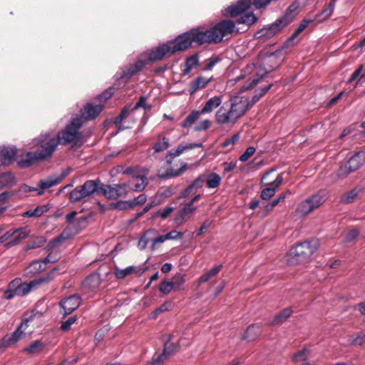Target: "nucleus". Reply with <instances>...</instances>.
Wrapping results in <instances>:
<instances>
[{"label":"nucleus","mask_w":365,"mask_h":365,"mask_svg":"<svg viewBox=\"0 0 365 365\" xmlns=\"http://www.w3.org/2000/svg\"><path fill=\"white\" fill-rule=\"evenodd\" d=\"M256 151V148L254 146H249L247 148L245 151L240 156L239 160L241 162L247 161Z\"/></svg>","instance_id":"60"},{"label":"nucleus","mask_w":365,"mask_h":365,"mask_svg":"<svg viewBox=\"0 0 365 365\" xmlns=\"http://www.w3.org/2000/svg\"><path fill=\"white\" fill-rule=\"evenodd\" d=\"M281 63V58H279V60L272 66H267L264 62H263L262 64H257L254 65L255 67V74L256 75V77H254L255 78H259V81L267 73L274 71L275 68H277L279 64Z\"/></svg>","instance_id":"23"},{"label":"nucleus","mask_w":365,"mask_h":365,"mask_svg":"<svg viewBox=\"0 0 365 365\" xmlns=\"http://www.w3.org/2000/svg\"><path fill=\"white\" fill-rule=\"evenodd\" d=\"M247 111V103L238 98H231L216 112V122L220 125H234Z\"/></svg>","instance_id":"2"},{"label":"nucleus","mask_w":365,"mask_h":365,"mask_svg":"<svg viewBox=\"0 0 365 365\" xmlns=\"http://www.w3.org/2000/svg\"><path fill=\"white\" fill-rule=\"evenodd\" d=\"M77 232H78L72 231L71 226H67L66 227L64 228V230L59 235L49 241L48 244V249H53L56 247L57 245H61L66 240L70 239L73 235L76 234Z\"/></svg>","instance_id":"18"},{"label":"nucleus","mask_w":365,"mask_h":365,"mask_svg":"<svg viewBox=\"0 0 365 365\" xmlns=\"http://www.w3.org/2000/svg\"><path fill=\"white\" fill-rule=\"evenodd\" d=\"M202 146V143H187L186 145H179L176 149H171L168 151L166 162L168 164H171L173 160L182 154L185 150H192L196 148H200Z\"/></svg>","instance_id":"16"},{"label":"nucleus","mask_w":365,"mask_h":365,"mask_svg":"<svg viewBox=\"0 0 365 365\" xmlns=\"http://www.w3.org/2000/svg\"><path fill=\"white\" fill-rule=\"evenodd\" d=\"M178 350V345L174 343H165L164 345V349L163 351V355H165L166 357L168 356H170L175 352H177Z\"/></svg>","instance_id":"52"},{"label":"nucleus","mask_w":365,"mask_h":365,"mask_svg":"<svg viewBox=\"0 0 365 365\" xmlns=\"http://www.w3.org/2000/svg\"><path fill=\"white\" fill-rule=\"evenodd\" d=\"M169 146L170 143L168 138L163 137L162 140H159L153 145V148L155 153H160L167 150Z\"/></svg>","instance_id":"49"},{"label":"nucleus","mask_w":365,"mask_h":365,"mask_svg":"<svg viewBox=\"0 0 365 365\" xmlns=\"http://www.w3.org/2000/svg\"><path fill=\"white\" fill-rule=\"evenodd\" d=\"M145 65V61L139 59L133 64H129L122 67L120 71L116 73L115 76L118 80H124L126 82L135 74L142 71Z\"/></svg>","instance_id":"12"},{"label":"nucleus","mask_w":365,"mask_h":365,"mask_svg":"<svg viewBox=\"0 0 365 365\" xmlns=\"http://www.w3.org/2000/svg\"><path fill=\"white\" fill-rule=\"evenodd\" d=\"M125 183L106 185L100 178L88 180L83 185L73 189L69 193V200L72 203L86 202L95 194L102 195L108 200H115L127 195Z\"/></svg>","instance_id":"1"},{"label":"nucleus","mask_w":365,"mask_h":365,"mask_svg":"<svg viewBox=\"0 0 365 365\" xmlns=\"http://www.w3.org/2000/svg\"><path fill=\"white\" fill-rule=\"evenodd\" d=\"M24 328L19 325L17 329L11 334H6L3 337L1 344L4 347H8L11 345L15 344L19 341L24 334Z\"/></svg>","instance_id":"20"},{"label":"nucleus","mask_w":365,"mask_h":365,"mask_svg":"<svg viewBox=\"0 0 365 365\" xmlns=\"http://www.w3.org/2000/svg\"><path fill=\"white\" fill-rule=\"evenodd\" d=\"M16 155V147L4 146L0 149V157L3 165H9L15 160Z\"/></svg>","instance_id":"21"},{"label":"nucleus","mask_w":365,"mask_h":365,"mask_svg":"<svg viewBox=\"0 0 365 365\" xmlns=\"http://www.w3.org/2000/svg\"><path fill=\"white\" fill-rule=\"evenodd\" d=\"M182 237V233L175 230H171L167 234L164 235V237L166 240H180Z\"/></svg>","instance_id":"63"},{"label":"nucleus","mask_w":365,"mask_h":365,"mask_svg":"<svg viewBox=\"0 0 365 365\" xmlns=\"http://www.w3.org/2000/svg\"><path fill=\"white\" fill-rule=\"evenodd\" d=\"M272 83L269 84L267 86L261 89L256 90L255 94L251 101H247V99L240 98L244 101V103L247 104V110L254 106L262 96H264L272 87Z\"/></svg>","instance_id":"28"},{"label":"nucleus","mask_w":365,"mask_h":365,"mask_svg":"<svg viewBox=\"0 0 365 365\" xmlns=\"http://www.w3.org/2000/svg\"><path fill=\"white\" fill-rule=\"evenodd\" d=\"M197 209L196 206H190L187 203L182 208H181L176 215L174 221L177 225H181L185 222L186 219L189 217L194 211Z\"/></svg>","instance_id":"22"},{"label":"nucleus","mask_w":365,"mask_h":365,"mask_svg":"<svg viewBox=\"0 0 365 365\" xmlns=\"http://www.w3.org/2000/svg\"><path fill=\"white\" fill-rule=\"evenodd\" d=\"M101 283V279L100 274L93 272L84 279L82 283V287L88 292H93L98 289Z\"/></svg>","instance_id":"19"},{"label":"nucleus","mask_w":365,"mask_h":365,"mask_svg":"<svg viewBox=\"0 0 365 365\" xmlns=\"http://www.w3.org/2000/svg\"><path fill=\"white\" fill-rule=\"evenodd\" d=\"M365 162V153L359 151L351 156L347 162L341 165L337 172L339 178H345L349 173L358 170Z\"/></svg>","instance_id":"10"},{"label":"nucleus","mask_w":365,"mask_h":365,"mask_svg":"<svg viewBox=\"0 0 365 365\" xmlns=\"http://www.w3.org/2000/svg\"><path fill=\"white\" fill-rule=\"evenodd\" d=\"M359 235V230L354 228L349 230L344 235V242L345 243H349L355 240L358 236Z\"/></svg>","instance_id":"53"},{"label":"nucleus","mask_w":365,"mask_h":365,"mask_svg":"<svg viewBox=\"0 0 365 365\" xmlns=\"http://www.w3.org/2000/svg\"><path fill=\"white\" fill-rule=\"evenodd\" d=\"M56 270V268L53 269L51 272L46 274L45 276L34 279L29 283L22 282L21 279H20L17 296L24 297L29 293L32 289H36L43 284H46L50 282L53 279V275Z\"/></svg>","instance_id":"11"},{"label":"nucleus","mask_w":365,"mask_h":365,"mask_svg":"<svg viewBox=\"0 0 365 365\" xmlns=\"http://www.w3.org/2000/svg\"><path fill=\"white\" fill-rule=\"evenodd\" d=\"M261 333V326L258 324L250 325L245 334L242 336V339L249 341L255 340Z\"/></svg>","instance_id":"34"},{"label":"nucleus","mask_w":365,"mask_h":365,"mask_svg":"<svg viewBox=\"0 0 365 365\" xmlns=\"http://www.w3.org/2000/svg\"><path fill=\"white\" fill-rule=\"evenodd\" d=\"M147 268H138L135 266H129L125 269L115 268V274L117 279H123L133 273H137L139 276L143 274Z\"/></svg>","instance_id":"24"},{"label":"nucleus","mask_w":365,"mask_h":365,"mask_svg":"<svg viewBox=\"0 0 365 365\" xmlns=\"http://www.w3.org/2000/svg\"><path fill=\"white\" fill-rule=\"evenodd\" d=\"M20 283V278H16L9 282L7 289L4 292V298L8 300L12 299L17 296Z\"/></svg>","instance_id":"32"},{"label":"nucleus","mask_w":365,"mask_h":365,"mask_svg":"<svg viewBox=\"0 0 365 365\" xmlns=\"http://www.w3.org/2000/svg\"><path fill=\"white\" fill-rule=\"evenodd\" d=\"M174 210V207L172 206H168L162 210H158L153 217L160 216L163 220L167 218L169 215Z\"/></svg>","instance_id":"61"},{"label":"nucleus","mask_w":365,"mask_h":365,"mask_svg":"<svg viewBox=\"0 0 365 365\" xmlns=\"http://www.w3.org/2000/svg\"><path fill=\"white\" fill-rule=\"evenodd\" d=\"M38 314V312H35L34 310L31 312H26L24 314L21 323L19 325L24 328V330H26V328L29 327V323L32 322L35 319L36 314Z\"/></svg>","instance_id":"48"},{"label":"nucleus","mask_w":365,"mask_h":365,"mask_svg":"<svg viewBox=\"0 0 365 365\" xmlns=\"http://www.w3.org/2000/svg\"><path fill=\"white\" fill-rule=\"evenodd\" d=\"M16 183V178L11 172L0 174V189L11 187Z\"/></svg>","instance_id":"33"},{"label":"nucleus","mask_w":365,"mask_h":365,"mask_svg":"<svg viewBox=\"0 0 365 365\" xmlns=\"http://www.w3.org/2000/svg\"><path fill=\"white\" fill-rule=\"evenodd\" d=\"M173 54L171 46L168 43H163L152 49L145 61L146 63L148 61H156L162 59L164 56H170Z\"/></svg>","instance_id":"14"},{"label":"nucleus","mask_w":365,"mask_h":365,"mask_svg":"<svg viewBox=\"0 0 365 365\" xmlns=\"http://www.w3.org/2000/svg\"><path fill=\"white\" fill-rule=\"evenodd\" d=\"M83 118L74 117L66 125L63 129L58 131L56 138H51L49 140H54L56 147L58 144L61 145H71L76 146L83 140V135L81 132L83 126Z\"/></svg>","instance_id":"4"},{"label":"nucleus","mask_w":365,"mask_h":365,"mask_svg":"<svg viewBox=\"0 0 365 365\" xmlns=\"http://www.w3.org/2000/svg\"><path fill=\"white\" fill-rule=\"evenodd\" d=\"M292 310L290 307L284 308L279 313L276 314L272 321L271 322L272 325H278L284 323L292 314Z\"/></svg>","instance_id":"37"},{"label":"nucleus","mask_w":365,"mask_h":365,"mask_svg":"<svg viewBox=\"0 0 365 365\" xmlns=\"http://www.w3.org/2000/svg\"><path fill=\"white\" fill-rule=\"evenodd\" d=\"M110 208L117 210H125L132 208L131 201L130 200H120L110 204Z\"/></svg>","instance_id":"50"},{"label":"nucleus","mask_w":365,"mask_h":365,"mask_svg":"<svg viewBox=\"0 0 365 365\" xmlns=\"http://www.w3.org/2000/svg\"><path fill=\"white\" fill-rule=\"evenodd\" d=\"M81 298L78 294H73L61 299L59 305L63 309V318L71 314L81 305Z\"/></svg>","instance_id":"13"},{"label":"nucleus","mask_w":365,"mask_h":365,"mask_svg":"<svg viewBox=\"0 0 365 365\" xmlns=\"http://www.w3.org/2000/svg\"><path fill=\"white\" fill-rule=\"evenodd\" d=\"M274 168H271L267 170L262 175L261 179V185L263 186H273L276 189H277L282 184L284 180L283 173H279L277 175L275 179L269 180V175L275 172Z\"/></svg>","instance_id":"17"},{"label":"nucleus","mask_w":365,"mask_h":365,"mask_svg":"<svg viewBox=\"0 0 365 365\" xmlns=\"http://www.w3.org/2000/svg\"><path fill=\"white\" fill-rule=\"evenodd\" d=\"M77 320L76 316H71L66 321H63L61 322V325L60 327V330L66 332L71 329V327L73 324Z\"/></svg>","instance_id":"56"},{"label":"nucleus","mask_w":365,"mask_h":365,"mask_svg":"<svg viewBox=\"0 0 365 365\" xmlns=\"http://www.w3.org/2000/svg\"><path fill=\"white\" fill-rule=\"evenodd\" d=\"M175 291L183 289V284L185 282V275L181 273H177L171 281Z\"/></svg>","instance_id":"46"},{"label":"nucleus","mask_w":365,"mask_h":365,"mask_svg":"<svg viewBox=\"0 0 365 365\" xmlns=\"http://www.w3.org/2000/svg\"><path fill=\"white\" fill-rule=\"evenodd\" d=\"M336 0H331L327 6L316 14L314 20L322 22L327 19L334 12Z\"/></svg>","instance_id":"29"},{"label":"nucleus","mask_w":365,"mask_h":365,"mask_svg":"<svg viewBox=\"0 0 365 365\" xmlns=\"http://www.w3.org/2000/svg\"><path fill=\"white\" fill-rule=\"evenodd\" d=\"M46 267L43 265L41 259L32 262L27 267L28 274H35L45 270Z\"/></svg>","instance_id":"44"},{"label":"nucleus","mask_w":365,"mask_h":365,"mask_svg":"<svg viewBox=\"0 0 365 365\" xmlns=\"http://www.w3.org/2000/svg\"><path fill=\"white\" fill-rule=\"evenodd\" d=\"M327 197L328 195L325 191H319L301 202L297 207V212L303 215H307L322 205Z\"/></svg>","instance_id":"9"},{"label":"nucleus","mask_w":365,"mask_h":365,"mask_svg":"<svg viewBox=\"0 0 365 365\" xmlns=\"http://www.w3.org/2000/svg\"><path fill=\"white\" fill-rule=\"evenodd\" d=\"M48 208L46 205H38L34 210H29L22 213L24 217H38L41 216L44 212H47Z\"/></svg>","instance_id":"41"},{"label":"nucleus","mask_w":365,"mask_h":365,"mask_svg":"<svg viewBox=\"0 0 365 365\" xmlns=\"http://www.w3.org/2000/svg\"><path fill=\"white\" fill-rule=\"evenodd\" d=\"M201 34V30L195 29L178 36L173 41L168 43L171 46L172 52L174 54L176 52L184 51L192 45V42L198 45L203 44V39H200L202 38Z\"/></svg>","instance_id":"7"},{"label":"nucleus","mask_w":365,"mask_h":365,"mask_svg":"<svg viewBox=\"0 0 365 365\" xmlns=\"http://www.w3.org/2000/svg\"><path fill=\"white\" fill-rule=\"evenodd\" d=\"M210 81V79L202 76H199L190 83V93L193 94L197 89L205 88L208 83Z\"/></svg>","instance_id":"40"},{"label":"nucleus","mask_w":365,"mask_h":365,"mask_svg":"<svg viewBox=\"0 0 365 365\" xmlns=\"http://www.w3.org/2000/svg\"><path fill=\"white\" fill-rule=\"evenodd\" d=\"M167 357L163 353L158 356H154L148 365H163L164 361Z\"/></svg>","instance_id":"64"},{"label":"nucleus","mask_w":365,"mask_h":365,"mask_svg":"<svg viewBox=\"0 0 365 365\" xmlns=\"http://www.w3.org/2000/svg\"><path fill=\"white\" fill-rule=\"evenodd\" d=\"M277 191V189L273 186H267L261 192L260 197L264 200H268L273 197Z\"/></svg>","instance_id":"54"},{"label":"nucleus","mask_w":365,"mask_h":365,"mask_svg":"<svg viewBox=\"0 0 365 365\" xmlns=\"http://www.w3.org/2000/svg\"><path fill=\"white\" fill-rule=\"evenodd\" d=\"M222 103L221 97L215 96L210 98L202 108L200 113L202 114L212 112L214 109L217 108Z\"/></svg>","instance_id":"35"},{"label":"nucleus","mask_w":365,"mask_h":365,"mask_svg":"<svg viewBox=\"0 0 365 365\" xmlns=\"http://www.w3.org/2000/svg\"><path fill=\"white\" fill-rule=\"evenodd\" d=\"M45 137L34 140L36 145H41L35 152H28L21 155L17 160L18 166L21 168H27L33 165L36 162L46 160L51 157L56 149V143L54 140H48L45 142Z\"/></svg>","instance_id":"3"},{"label":"nucleus","mask_w":365,"mask_h":365,"mask_svg":"<svg viewBox=\"0 0 365 365\" xmlns=\"http://www.w3.org/2000/svg\"><path fill=\"white\" fill-rule=\"evenodd\" d=\"M187 163H183L182 166L179 169H178V170H174L173 168L168 169L165 173L159 174L158 176H159V178H163V179H168L170 178H176V177L181 175L187 170Z\"/></svg>","instance_id":"38"},{"label":"nucleus","mask_w":365,"mask_h":365,"mask_svg":"<svg viewBox=\"0 0 365 365\" xmlns=\"http://www.w3.org/2000/svg\"><path fill=\"white\" fill-rule=\"evenodd\" d=\"M292 16L286 13L282 17L277 19L274 23L263 27L255 34L256 38H264L269 39L279 33L284 27L288 25L292 20Z\"/></svg>","instance_id":"8"},{"label":"nucleus","mask_w":365,"mask_h":365,"mask_svg":"<svg viewBox=\"0 0 365 365\" xmlns=\"http://www.w3.org/2000/svg\"><path fill=\"white\" fill-rule=\"evenodd\" d=\"M352 346H361L365 344V333L360 332L355 337L349 339Z\"/></svg>","instance_id":"57"},{"label":"nucleus","mask_w":365,"mask_h":365,"mask_svg":"<svg viewBox=\"0 0 365 365\" xmlns=\"http://www.w3.org/2000/svg\"><path fill=\"white\" fill-rule=\"evenodd\" d=\"M258 82L259 78H255L254 77L250 78L240 88V91L244 92L252 89L257 84Z\"/></svg>","instance_id":"58"},{"label":"nucleus","mask_w":365,"mask_h":365,"mask_svg":"<svg viewBox=\"0 0 365 365\" xmlns=\"http://www.w3.org/2000/svg\"><path fill=\"white\" fill-rule=\"evenodd\" d=\"M257 17L256 16L252 13H248V14H246L243 16H241L240 18H238L236 21H235V24H246V25H252L253 24H255L256 21H257Z\"/></svg>","instance_id":"45"},{"label":"nucleus","mask_w":365,"mask_h":365,"mask_svg":"<svg viewBox=\"0 0 365 365\" xmlns=\"http://www.w3.org/2000/svg\"><path fill=\"white\" fill-rule=\"evenodd\" d=\"M358 190L355 188L353 189L344 194H343L341 197V201L344 203H351L354 201L356 197L358 195Z\"/></svg>","instance_id":"51"},{"label":"nucleus","mask_w":365,"mask_h":365,"mask_svg":"<svg viewBox=\"0 0 365 365\" xmlns=\"http://www.w3.org/2000/svg\"><path fill=\"white\" fill-rule=\"evenodd\" d=\"M287 193L290 194L289 191H287ZM287 197V192H282L281 193L277 198L274 199L272 201L271 203L268 204L266 207L268 210H271L277 206L279 202H283Z\"/></svg>","instance_id":"59"},{"label":"nucleus","mask_w":365,"mask_h":365,"mask_svg":"<svg viewBox=\"0 0 365 365\" xmlns=\"http://www.w3.org/2000/svg\"><path fill=\"white\" fill-rule=\"evenodd\" d=\"M199 65L198 57L195 55L191 56L186 59L185 64L181 66L182 76L190 73L192 69Z\"/></svg>","instance_id":"36"},{"label":"nucleus","mask_w":365,"mask_h":365,"mask_svg":"<svg viewBox=\"0 0 365 365\" xmlns=\"http://www.w3.org/2000/svg\"><path fill=\"white\" fill-rule=\"evenodd\" d=\"M281 58V62L283 61V56L282 50H276L274 52H270L265 54L264 63L267 66L274 65L279 58Z\"/></svg>","instance_id":"39"},{"label":"nucleus","mask_w":365,"mask_h":365,"mask_svg":"<svg viewBox=\"0 0 365 365\" xmlns=\"http://www.w3.org/2000/svg\"><path fill=\"white\" fill-rule=\"evenodd\" d=\"M102 110L103 106H93L92 103H88L81 109V115H76L75 117L82 118L83 124L86 120H92L96 118L101 113Z\"/></svg>","instance_id":"15"},{"label":"nucleus","mask_w":365,"mask_h":365,"mask_svg":"<svg viewBox=\"0 0 365 365\" xmlns=\"http://www.w3.org/2000/svg\"><path fill=\"white\" fill-rule=\"evenodd\" d=\"M200 111L192 110L181 123L182 128L190 127L199 118Z\"/></svg>","instance_id":"47"},{"label":"nucleus","mask_w":365,"mask_h":365,"mask_svg":"<svg viewBox=\"0 0 365 365\" xmlns=\"http://www.w3.org/2000/svg\"><path fill=\"white\" fill-rule=\"evenodd\" d=\"M148 185V180L145 175H137L130 181L131 188L136 192L143 190Z\"/></svg>","instance_id":"31"},{"label":"nucleus","mask_w":365,"mask_h":365,"mask_svg":"<svg viewBox=\"0 0 365 365\" xmlns=\"http://www.w3.org/2000/svg\"><path fill=\"white\" fill-rule=\"evenodd\" d=\"M13 232H15V233L12 236V240L5 245L7 247L20 244L21 241L26 239L29 235V232L26 227H20L16 230H13Z\"/></svg>","instance_id":"25"},{"label":"nucleus","mask_w":365,"mask_h":365,"mask_svg":"<svg viewBox=\"0 0 365 365\" xmlns=\"http://www.w3.org/2000/svg\"><path fill=\"white\" fill-rule=\"evenodd\" d=\"M59 183V180L56 178L55 174L41 180L38 183V187L40 188V190L38 192V195H42L44 190L52 187Z\"/></svg>","instance_id":"27"},{"label":"nucleus","mask_w":365,"mask_h":365,"mask_svg":"<svg viewBox=\"0 0 365 365\" xmlns=\"http://www.w3.org/2000/svg\"><path fill=\"white\" fill-rule=\"evenodd\" d=\"M307 352V351L306 349H302L299 351L292 356V361L294 362L306 361L308 358Z\"/></svg>","instance_id":"62"},{"label":"nucleus","mask_w":365,"mask_h":365,"mask_svg":"<svg viewBox=\"0 0 365 365\" xmlns=\"http://www.w3.org/2000/svg\"><path fill=\"white\" fill-rule=\"evenodd\" d=\"M159 290L163 294H168L172 290H174V287L171 282L164 280L160 282Z\"/></svg>","instance_id":"55"},{"label":"nucleus","mask_w":365,"mask_h":365,"mask_svg":"<svg viewBox=\"0 0 365 365\" xmlns=\"http://www.w3.org/2000/svg\"><path fill=\"white\" fill-rule=\"evenodd\" d=\"M235 30V23L225 19L215 24L212 28L201 31V39L205 43H218L227 36L232 34Z\"/></svg>","instance_id":"5"},{"label":"nucleus","mask_w":365,"mask_h":365,"mask_svg":"<svg viewBox=\"0 0 365 365\" xmlns=\"http://www.w3.org/2000/svg\"><path fill=\"white\" fill-rule=\"evenodd\" d=\"M221 181V177L218 174L215 173H211L207 176L206 180V185L208 188L215 189L220 185Z\"/></svg>","instance_id":"43"},{"label":"nucleus","mask_w":365,"mask_h":365,"mask_svg":"<svg viewBox=\"0 0 365 365\" xmlns=\"http://www.w3.org/2000/svg\"><path fill=\"white\" fill-rule=\"evenodd\" d=\"M204 182V178L202 175H200L184 190L181 194L182 197H187L192 193L193 190L197 191L198 189L202 187Z\"/></svg>","instance_id":"30"},{"label":"nucleus","mask_w":365,"mask_h":365,"mask_svg":"<svg viewBox=\"0 0 365 365\" xmlns=\"http://www.w3.org/2000/svg\"><path fill=\"white\" fill-rule=\"evenodd\" d=\"M318 247V240L315 239L298 243L290 250L289 260L292 264L304 262L314 253Z\"/></svg>","instance_id":"6"},{"label":"nucleus","mask_w":365,"mask_h":365,"mask_svg":"<svg viewBox=\"0 0 365 365\" xmlns=\"http://www.w3.org/2000/svg\"><path fill=\"white\" fill-rule=\"evenodd\" d=\"M222 267V264L214 267L210 270L206 272L205 274L201 275L198 279L200 284H203L209 281L212 277L217 275Z\"/></svg>","instance_id":"42"},{"label":"nucleus","mask_w":365,"mask_h":365,"mask_svg":"<svg viewBox=\"0 0 365 365\" xmlns=\"http://www.w3.org/2000/svg\"><path fill=\"white\" fill-rule=\"evenodd\" d=\"M131 106H125L122 110H120V113L118 116L115 117L113 123L115 125L116 127H118V130L115 133H118L120 131H122L123 130H125L128 128V126H125L123 124V120L127 117L128 114L130 111H132Z\"/></svg>","instance_id":"26"}]
</instances>
